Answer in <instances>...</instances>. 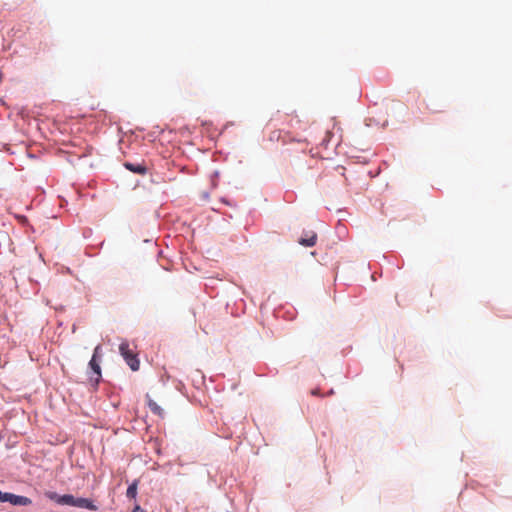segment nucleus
Segmentation results:
<instances>
[{"instance_id":"obj_7","label":"nucleus","mask_w":512,"mask_h":512,"mask_svg":"<svg viewBox=\"0 0 512 512\" xmlns=\"http://www.w3.org/2000/svg\"><path fill=\"white\" fill-rule=\"evenodd\" d=\"M76 507L85 508L91 511H96L98 507L87 498H77Z\"/></svg>"},{"instance_id":"obj_8","label":"nucleus","mask_w":512,"mask_h":512,"mask_svg":"<svg viewBox=\"0 0 512 512\" xmlns=\"http://www.w3.org/2000/svg\"><path fill=\"white\" fill-rule=\"evenodd\" d=\"M146 398H147V404H148V407L150 408V410L155 415H157L159 417H163L164 416L163 409L153 399H151L149 395H147Z\"/></svg>"},{"instance_id":"obj_10","label":"nucleus","mask_w":512,"mask_h":512,"mask_svg":"<svg viewBox=\"0 0 512 512\" xmlns=\"http://www.w3.org/2000/svg\"><path fill=\"white\" fill-rule=\"evenodd\" d=\"M9 495L8 492H2L0 491V502H8L9 501Z\"/></svg>"},{"instance_id":"obj_11","label":"nucleus","mask_w":512,"mask_h":512,"mask_svg":"<svg viewBox=\"0 0 512 512\" xmlns=\"http://www.w3.org/2000/svg\"><path fill=\"white\" fill-rule=\"evenodd\" d=\"M133 512H146L144 509H142L139 505H136L133 508Z\"/></svg>"},{"instance_id":"obj_6","label":"nucleus","mask_w":512,"mask_h":512,"mask_svg":"<svg viewBox=\"0 0 512 512\" xmlns=\"http://www.w3.org/2000/svg\"><path fill=\"white\" fill-rule=\"evenodd\" d=\"M317 240V234L315 232H309L304 237H301L299 239V244L306 246V247H312L316 244Z\"/></svg>"},{"instance_id":"obj_9","label":"nucleus","mask_w":512,"mask_h":512,"mask_svg":"<svg viewBox=\"0 0 512 512\" xmlns=\"http://www.w3.org/2000/svg\"><path fill=\"white\" fill-rule=\"evenodd\" d=\"M138 480H134L130 485L129 487L127 488V491H126V496L129 498V499H135L136 496H137V489H138Z\"/></svg>"},{"instance_id":"obj_3","label":"nucleus","mask_w":512,"mask_h":512,"mask_svg":"<svg viewBox=\"0 0 512 512\" xmlns=\"http://www.w3.org/2000/svg\"><path fill=\"white\" fill-rule=\"evenodd\" d=\"M100 349H101L100 346H97L95 348L93 356H92V358H91V360L89 362L90 368L96 374V378H95L96 384L99 382V380L101 378V368H100L99 361L97 359Z\"/></svg>"},{"instance_id":"obj_2","label":"nucleus","mask_w":512,"mask_h":512,"mask_svg":"<svg viewBox=\"0 0 512 512\" xmlns=\"http://www.w3.org/2000/svg\"><path fill=\"white\" fill-rule=\"evenodd\" d=\"M45 496L60 505H69L76 507L77 498H75L73 495H58L56 492L48 491L45 493Z\"/></svg>"},{"instance_id":"obj_1","label":"nucleus","mask_w":512,"mask_h":512,"mask_svg":"<svg viewBox=\"0 0 512 512\" xmlns=\"http://www.w3.org/2000/svg\"><path fill=\"white\" fill-rule=\"evenodd\" d=\"M119 352L132 371L139 370L140 361L138 359L137 353L133 348H131L130 343L127 340H123L120 343Z\"/></svg>"},{"instance_id":"obj_5","label":"nucleus","mask_w":512,"mask_h":512,"mask_svg":"<svg viewBox=\"0 0 512 512\" xmlns=\"http://www.w3.org/2000/svg\"><path fill=\"white\" fill-rule=\"evenodd\" d=\"M8 502L15 506H29L32 504V500L30 498L12 493L9 495Z\"/></svg>"},{"instance_id":"obj_4","label":"nucleus","mask_w":512,"mask_h":512,"mask_svg":"<svg viewBox=\"0 0 512 512\" xmlns=\"http://www.w3.org/2000/svg\"><path fill=\"white\" fill-rule=\"evenodd\" d=\"M124 167L128 169L129 171L139 174V175H145L147 173V167L144 164V162H125Z\"/></svg>"}]
</instances>
